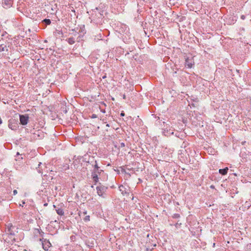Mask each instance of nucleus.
<instances>
[{"mask_svg":"<svg viewBox=\"0 0 251 251\" xmlns=\"http://www.w3.org/2000/svg\"><path fill=\"white\" fill-rule=\"evenodd\" d=\"M92 166L93 169L91 172V177L94 182V184L96 185L99 181V176H100L103 174L104 171L98 166L96 160L94 161V164H93Z\"/></svg>","mask_w":251,"mask_h":251,"instance_id":"f257e3e1","label":"nucleus"},{"mask_svg":"<svg viewBox=\"0 0 251 251\" xmlns=\"http://www.w3.org/2000/svg\"><path fill=\"white\" fill-rule=\"evenodd\" d=\"M86 33L84 25H83L80 28L72 29L69 32V35L76 38V41L79 42L83 40V36Z\"/></svg>","mask_w":251,"mask_h":251,"instance_id":"f03ea898","label":"nucleus"},{"mask_svg":"<svg viewBox=\"0 0 251 251\" xmlns=\"http://www.w3.org/2000/svg\"><path fill=\"white\" fill-rule=\"evenodd\" d=\"M163 125L161 126L163 127L162 128V134L167 137L170 136L174 134L175 129L172 126H171V122H168L166 123L164 121H162Z\"/></svg>","mask_w":251,"mask_h":251,"instance_id":"7ed1b4c3","label":"nucleus"},{"mask_svg":"<svg viewBox=\"0 0 251 251\" xmlns=\"http://www.w3.org/2000/svg\"><path fill=\"white\" fill-rule=\"evenodd\" d=\"M8 127L13 130H16L19 127V123L17 119L11 118L8 120Z\"/></svg>","mask_w":251,"mask_h":251,"instance_id":"20e7f679","label":"nucleus"},{"mask_svg":"<svg viewBox=\"0 0 251 251\" xmlns=\"http://www.w3.org/2000/svg\"><path fill=\"white\" fill-rule=\"evenodd\" d=\"M107 188H108L107 187L102 185L100 183L99 185L96 187L98 195L100 197L105 198L104 195L105 194V192L106 191Z\"/></svg>","mask_w":251,"mask_h":251,"instance_id":"39448f33","label":"nucleus"},{"mask_svg":"<svg viewBox=\"0 0 251 251\" xmlns=\"http://www.w3.org/2000/svg\"><path fill=\"white\" fill-rule=\"evenodd\" d=\"M40 241H41L43 248L45 251H48L51 246V244L48 239L42 238L40 239Z\"/></svg>","mask_w":251,"mask_h":251,"instance_id":"423d86ee","label":"nucleus"},{"mask_svg":"<svg viewBox=\"0 0 251 251\" xmlns=\"http://www.w3.org/2000/svg\"><path fill=\"white\" fill-rule=\"evenodd\" d=\"M19 118L20 124L23 126H25L27 124L29 120V116L27 114H20Z\"/></svg>","mask_w":251,"mask_h":251,"instance_id":"0eeeda50","label":"nucleus"},{"mask_svg":"<svg viewBox=\"0 0 251 251\" xmlns=\"http://www.w3.org/2000/svg\"><path fill=\"white\" fill-rule=\"evenodd\" d=\"M194 65V62L192 59V58H189L187 57L185 59V66L188 68H192L193 66Z\"/></svg>","mask_w":251,"mask_h":251,"instance_id":"6e6552de","label":"nucleus"},{"mask_svg":"<svg viewBox=\"0 0 251 251\" xmlns=\"http://www.w3.org/2000/svg\"><path fill=\"white\" fill-rule=\"evenodd\" d=\"M13 0H2V4L5 8H8L12 6Z\"/></svg>","mask_w":251,"mask_h":251,"instance_id":"1a4fd4ad","label":"nucleus"},{"mask_svg":"<svg viewBox=\"0 0 251 251\" xmlns=\"http://www.w3.org/2000/svg\"><path fill=\"white\" fill-rule=\"evenodd\" d=\"M95 242V240L94 238L87 239L85 242V245L90 248L94 247Z\"/></svg>","mask_w":251,"mask_h":251,"instance_id":"9d476101","label":"nucleus"},{"mask_svg":"<svg viewBox=\"0 0 251 251\" xmlns=\"http://www.w3.org/2000/svg\"><path fill=\"white\" fill-rule=\"evenodd\" d=\"M17 229V228H16L15 227L12 226L11 224L8 225V231L10 235H15L16 229Z\"/></svg>","mask_w":251,"mask_h":251,"instance_id":"9b49d317","label":"nucleus"},{"mask_svg":"<svg viewBox=\"0 0 251 251\" xmlns=\"http://www.w3.org/2000/svg\"><path fill=\"white\" fill-rule=\"evenodd\" d=\"M94 10L97 11L98 12V14H99V21H97V23H100L104 17L103 14V11L99 9L98 7H96Z\"/></svg>","mask_w":251,"mask_h":251,"instance_id":"f8f14e48","label":"nucleus"},{"mask_svg":"<svg viewBox=\"0 0 251 251\" xmlns=\"http://www.w3.org/2000/svg\"><path fill=\"white\" fill-rule=\"evenodd\" d=\"M119 189L123 195L126 194H129V193L127 192V189L123 185H120L119 186Z\"/></svg>","mask_w":251,"mask_h":251,"instance_id":"ddd939ff","label":"nucleus"},{"mask_svg":"<svg viewBox=\"0 0 251 251\" xmlns=\"http://www.w3.org/2000/svg\"><path fill=\"white\" fill-rule=\"evenodd\" d=\"M51 24V21L49 19H45L42 21L43 28H45L47 25Z\"/></svg>","mask_w":251,"mask_h":251,"instance_id":"4468645a","label":"nucleus"},{"mask_svg":"<svg viewBox=\"0 0 251 251\" xmlns=\"http://www.w3.org/2000/svg\"><path fill=\"white\" fill-rule=\"evenodd\" d=\"M66 40L70 45H73L76 41V38L73 36L67 38Z\"/></svg>","mask_w":251,"mask_h":251,"instance_id":"2eb2a0df","label":"nucleus"},{"mask_svg":"<svg viewBox=\"0 0 251 251\" xmlns=\"http://www.w3.org/2000/svg\"><path fill=\"white\" fill-rule=\"evenodd\" d=\"M228 170V168L227 167H226L224 169H219V173L222 176H224L227 174Z\"/></svg>","mask_w":251,"mask_h":251,"instance_id":"dca6fc26","label":"nucleus"},{"mask_svg":"<svg viewBox=\"0 0 251 251\" xmlns=\"http://www.w3.org/2000/svg\"><path fill=\"white\" fill-rule=\"evenodd\" d=\"M8 50V48L6 45H4L3 44L0 45V52L6 51H7Z\"/></svg>","mask_w":251,"mask_h":251,"instance_id":"f3484780","label":"nucleus"},{"mask_svg":"<svg viewBox=\"0 0 251 251\" xmlns=\"http://www.w3.org/2000/svg\"><path fill=\"white\" fill-rule=\"evenodd\" d=\"M175 135L176 137L178 138H180L181 139H182L183 137V134L181 132H179L178 131H176L175 132Z\"/></svg>","mask_w":251,"mask_h":251,"instance_id":"a211bd4d","label":"nucleus"},{"mask_svg":"<svg viewBox=\"0 0 251 251\" xmlns=\"http://www.w3.org/2000/svg\"><path fill=\"white\" fill-rule=\"evenodd\" d=\"M56 213L59 215H60V216L64 215V210H63V209L62 208H57V209H56Z\"/></svg>","mask_w":251,"mask_h":251,"instance_id":"6ab92c4d","label":"nucleus"},{"mask_svg":"<svg viewBox=\"0 0 251 251\" xmlns=\"http://www.w3.org/2000/svg\"><path fill=\"white\" fill-rule=\"evenodd\" d=\"M42 165L41 162H40L38 164V167L36 168V170L39 173L42 174V168L40 167Z\"/></svg>","mask_w":251,"mask_h":251,"instance_id":"aec40b11","label":"nucleus"},{"mask_svg":"<svg viewBox=\"0 0 251 251\" xmlns=\"http://www.w3.org/2000/svg\"><path fill=\"white\" fill-rule=\"evenodd\" d=\"M93 12H94L93 14H92V17H93V20H95V17H94V15L97 16V17L98 18V20L97 21V22L98 21H99V14H98V12L96 10H95L94 9L93 10Z\"/></svg>","mask_w":251,"mask_h":251,"instance_id":"412c9836","label":"nucleus"},{"mask_svg":"<svg viewBox=\"0 0 251 251\" xmlns=\"http://www.w3.org/2000/svg\"><path fill=\"white\" fill-rule=\"evenodd\" d=\"M172 218L173 219H178L180 218V215L178 213H175L172 215Z\"/></svg>","mask_w":251,"mask_h":251,"instance_id":"4be33fe9","label":"nucleus"},{"mask_svg":"<svg viewBox=\"0 0 251 251\" xmlns=\"http://www.w3.org/2000/svg\"><path fill=\"white\" fill-rule=\"evenodd\" d=\"M178 19H179L178 21L180 22L186 19V18L184 16H178Z\"/></svg>","mask_w":251,"mask_h":251,"instance_id":"5701e85b","label":"nucleus"},{"mask_svg":"<svg viewBox=\"0 0 251 251\" xmlns=\"http://www.w3.org/2000/svg\"><path fill=\"white\" fill-rule=\"evenodd\" d=\"M83 220L84 222H87L90 221V216L87 215L84 218Z\"/></svg>","mask_w":251,"mask_h":251,"instance_id":"b1692460","label":"nucleus"},{"mask_svg":"<svg viewBox=\"0 0 251 251\" xmlns=\"http://www.w3.org/2000/svg\"><path fill=\"white\" fill-rule=\"evenodd\" d=\"M236 73L239 75V76L241 77V74L242 73V71H240V70L236 69L235 70Z\"/></svg>","mask_w":251,"mask_h":251,"instance_id":"393cba45","label":"nucleus"},{"mask_svg":"<svg viewBox=\"0 0 251 251\" xmlns=\"http://www.w3.org/2000/svg\"><path fill=\"white\" fill-rule=\"evenodd\" d=\"M181 223H179H179H178V221L176 223V224L174 225V226H175V227H176V228H178V227H179L181 226Z\"/></svg>","mask_w":251,"mask_h":251,"instance_id":"a878e982","label":"nucleus"},{"mask_svg":"<svg viewBox=\"0 0 251 251\" xmlns=\"http://www.w3.org/2000/svg\"><path fill=\"white\" fill-rule=\"evenodd\" d=\"M91 118L92 119L96 118H97V115L95 114H93L92 115Z\"/></svg>","mask_w":251,"mask_h":251,"instance_id":"bb28decb","label":"nucleus"},{"mask_svg":"<svg viewBox=\"0 0 251 251\" xmlns=\"http://www.w3.org/2000/svg\"><path fill=\"white\" fill-rule=\"evenodd\" d=\"M121 168V171H122V172L123 173H124V174H126V172L125 169L124 168H123V167H122Z\"/></svg>","mask_w":251,"mask_h":251,"instance_id":"cd10ccee","label":"nucleus"},{"mask_svg":"<svg viewBox=\"0 0 251 251\" xmlns=\"http://www.w3.org/2000/svg\"><path fill=\"white\" fill-rule=\"evenodd\" d=\"M241 19L243 20H244L246 19V16L244 15H242L241 16Z\"/></svg>","mask_w":251,"mask_h":251,"instance_id":"c85d7f7f","label":"nucleus"},{"mask_svg":"<svg viewBox=\"0 0 251 251\" xmlns=\"http://www.w3.org/2000/svg\"><path fill=\"white\" fill-rule=\"evenodd\" d=\"M161 121H162V120H160V118H158V119L156 120V123H155V124H156V125H157V124H158V123H160V122H161Z\"/></svg>","mask_w":251,"mask_h":251,"instance_id":"c756f323","label":"nucleus"},{"mask_svg":"<svg viewBox=\"0 0 251 251\" xmlns=\"http://www.w3.org/2000/svg\"><path fill=\"white\" fill-rule=\"evenodd\" d=\"M64 167L65 168V170H66V169H68L69 168V165H68V164H66V165H65V166H64Z\"/></svg>","mask_w":251,"mask_h":251,"instance_id":"7c9ffc66","label":"nucleus"},{"mask_svg":"<svg viewBox=\"0 0 251 251\" xmlns=\"http://www.w3.org/2000/svg\"><path fill=\"white\" fill-rule=\"evenodd\" d=\"M17 194V191L16 190H14L13 191V195H16Z\"/></svg>","mask_w":251,"mask_h":251,"instance_id":"2f4dec72","label":"nucleus"},{"mask_svg":"<svg viewBox=\"0 0 251 251\" xmlns=\"http://www.w3.org/2000/svg\"><path fill=\"white\" fill-rule=\"evenodd\" d=\"M120 115H121V116H122V117L125 116V113L124 112V111H122Z\"/></svg>","mask_w":251,"mask_h":251,"instance_id":"473e14b6","label":"nucleus"},{"mask_svg":"<svg viewBox=\"0 0 251 251\" xmlns=\"http://www.w3.org/2000/svg\"><path fill=\"white\" fill-rule=\"evenodd\" d=\"M126 175L127 176H128V177H130V176H131L130 174H129V173H127V172H126Z\"/></svg>","mask_w":251,"mask_h":251,"instance_id":"72a5a7b5","label":"nucleus"},{"mask_svg":"<svg viewBox=\"0 0 251 251\" xmlns=\"http://www.w3.org/2000/svg\"><path fill=\"white\" fill-rule=\"evenodd\" d=\"M114 171L117 172V174H118V175L120 174V171L119 170H118V169L117 170L114 169Z\"/></svg>","mask_w":251,"mask_h":251,"instance_id":"f704fd0d","label":"nucleus"},{"mask_svg":"<svg viewBox=\"0 0 251 251\" xmlns=\"http://www.w3.org/2000/svg\"><path fill=\"white\" fill-rule=\"evenodd\" d=\"M39 233L41 236H43L44 233L43 231H39Z\"/></svg>","mask_w":251,"mask_h":251,"instance_id":"c9c22d12","label":"nucleus"},{"mask_svg":"<svg viewBox=\"0 0 251 251\" xmlns=\"http://www.w3.org/2000/svg\"><path fill=\"white\" fill-rule=\"evenodd\" d=\"M87 212L86 210H84L83 212V214L84 215H86L87 214Z\"/></svg>","mask_w":251,"mask_h":251,"instance_id":"e433bc0d","label":"nucleus"},{"mask_svg":"<svg viewBox=\"0 0 251 251\" xmlns=\"http://www.w3.org/2000/svg\"><path fill=\"white\" fill-rule=\"evenodd\" d=\"M121 145L122 147H124L125 146V144L124 143H122Z\"/></svg>","mask_w":251,"mask_h":251,"instance_id":"4c0bfd02","label":"nucleus"},{"mask_svg":"<svg viewBox=\"0 0 251 251\" xmlns=\"http://www.w3.org/2000/svg\"><path fill=\"white\" fill-rule=\"evenodd\" d=\"M123 99H126V95L125 94L123 95Z\"/></svg>","mask_w":251,"mask_h":251,"instance_id":"58836bf2","label":"nucleus"},{"mask_svg":"<svg viewBox=\"0 0 251 251\" xmlns=\"http://www.w3.org/2000/svg\"><path fill=\"white\" fill-rule=\"evenodd\" d=\"M25 201H22V204H25Z\"/></svg>","mask_w":251,"mask_h":251,"instance_id":"ea45409f","label":"nucleus"},{"mask_svg":"<svg viewBox=\"0 0 251 251\" xmlns=\"http://www.w3.org/2000/svg\"><path fill=\"white\" fill-rule=\"evenodd\" d=\"M44 206H47L48 205V203H45L44 204Z\"/></svg>","mask_w":251,"mask_h":251,"instance_id":"a19ab883","label":"nucleus"},{"mask_svg":"<svg viewBox=\"0 0 251 251\" xmlns=\"http://www.w3.org/2000/svg\"><path fill=\"white\" fill-rule=\"evenodd\" d=\"M106 78V75H105L102 76V78Z\"/></svg>","mask_w":251,"mask_h":251,"instance_id":"79ce46f5","label":"nucleus"},{"mask_svg":"<svg viewBox=\"0 0 251 251\" xmlns=\"http://www.w3.org/2000/svg\"><path fill=\"white\" fill-rule=\"evenodd\" d=\"M210 187H211V188H214V186H213V185H211V186H210Z\"/></svg>","mask_w":251,"mask_h":251,"instance_id":"37998d69","label":"nucleus"},{"mask_svg":"<svg viewBox=\"0 0 251 251\" xmlns=\"http://www.w3.org/2000/svg\"><path fill=\"white\" fill-rule=\"evenodd\" d=\"M127 54H129V52H127L126 53V55H127Z\"/></svg>","mask_w":251,"mask_h":251,"instance_id":"c03bdc74","label":"nucleus"},{"mask_svg":"<svg viewBox=\"0 0 251 251\" xmlns=\"http://www.w3.org/2000/svg\"><path fill=\"white\" fill-rule=\"evenodd\" d=\"M17 155H20V153H19V152H17Z\"/></svg>","mask_w":251,"mask_h":251,"instance_id":"a18cd8bd","label":"nucleus"},{"mask_svg":"<svg viewBox=\"0 0 251 251\" xmlns=\"http://www.w3.org/2000/svg\"><path fill=\"white\" fill-rule=\"evenodd\" d=\"M72 11H73V12H75V10H74V9H73L72 10Z\"/></svg>","mask_w":251,"mask_h":251,"instance_id":"49530a36","label":"nucleus"},{"mask_svg":"<svg viewBox=\"0 0 251 251\" xmlns=\"http://www.w3.org/2000/svg\"><path fill=\"white\" fill-rule=\"evenodd\" d=\"M20 206H22V207L23 206V205H21V204H20Z\"/></svg>","mask_w":251,"mask_h":251,"instance_id":"de8ad7c7","label":"nucleus"}]
</instances>
